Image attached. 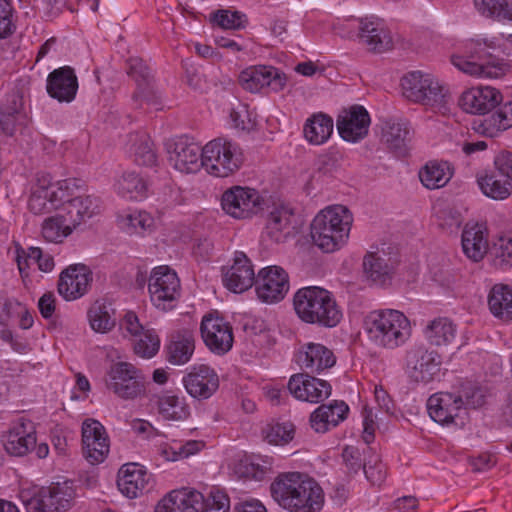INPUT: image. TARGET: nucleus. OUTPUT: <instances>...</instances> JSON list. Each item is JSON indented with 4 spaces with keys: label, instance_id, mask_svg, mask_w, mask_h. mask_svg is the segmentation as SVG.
Here are the masks:
<instances>
[{
    "label": "nucleus",
    "instance_id": "1",
    "mask_svg": "<svg viewBox=\"0 0 512 512\" xmlns=\"http://www.w3.org/2000/svg\"><path fill=\"white\" fill-rule=\"evenodd\" d=\"M270 490L273 499L290 512H318L324 503L318 483L298 472L279 475Z\"/></svg>",
    "mask_w": 512,
    "mask_h": 512
},
{
    "label": "nucleus",
    "instance_id": "2",
    "mask_svg": "<svg viewBox=\"0 0 512 512\" xmlns=\"http://www.w3.org/2000/svg\"><path fill=\"white\" fill-rule=\"evenodd\" d=\"M299 319L307 324L332 328L342 319V310L332 293L318 286L300 288L293 297Z\"/></svg>",
    "mask_w": 512,
    "mask_h": 512
},
{
    "label": "nucleus",
    "instance_id": "3",
    "mask_svg": "<svg viewBox=\"0 0 512 512\" xmlns=\"http://www.w3.org/2000/svg\"><path fill=\"white\" fill-rule=\"evenodd\" d=\"M368 339L376 346L394 349L404 344L411 335L409 319L394 309L374 310L364 320Z\"/></svg>",
    "mask_w": 512,
    "mask_h": 512
},
{
    "label": "nucleus",
    "instance_id": "4",
    "mask_svg": "<svg viewBox=\"0 0 512 512\" xmlns=\"http://www.w3.org/2000/svg\"><path fill=\"white\" fill-rule=\"evenodd\" d=\"M351 223L352 216L345 206L327 207L311 223L312 241L324 252H334L347 240Z\"/></svg>",
    "mask_w": 512,
    "mask_h": 512
},
{
    "label": "nucleus",
    "instance_id": "5",
    "mask_svg": "<svg viewBox=\"0 0 512 512\" xmlns=\"http://www.w3.org/2000/svg\"><path fill=\"white\" fill-rule=\"evenodd\" d=\"M403 96L410 101L429 106L440 112L447 109L448 89L428 73L413 71L401 79Z\"/></svg>",
    "mask_w": 512,
    "mask_h": 512
},
{
    "label": "nucleus",
    "instance_id": "6",
    "mask_svg": "<svg viewBox=\"0 0 512 512\" xmlns=\"http://www.w3.org/2000/svg\"><path fill=\"white\" fill-rule=\"evenodd\" d=\"M203 168L215 177H228L240 169L243 154L240 147L225 138H216L202 148Z\"/></svg>",
    "mask_w": 512,
    "mask_h": 512
},
{
    "label": "nucleus",
    "instance_id": "7",
    "mask_svg": "<svg viewBox=\"0 0 512 512\" xmlns=\"http://www.w3.org/2000/svg\"><path fill=\"white\" fill-rule=\"evenodd\" d=\"M76 187V179H65L52 183L49 174L38 175L36 183L31 189L28 202L29 210L35 215L49 213L65 202L73 188Z\"/></svg>",
    "mask_w": 512,
    "mask_h": 512
},
{
    "label": "nucleus",
    "instance_id": "8",
    "mask_svg": "<svg viewBox=\"0 0 512 512\" xmlns=\"http://www.w3.org/2000/svg\"><path fill=\"white\" fill-rule=\"evenodd\" d=\"M478 391L474 390L471 394H453L450 392H440L430 396L427 400V410L429 416L441 425H464L465 406H475L480 404L472 399Z\"/></svg>",
    "mask_w": 512,
    "mask_h": 512
},
{
    "label": "nucleus",
    "instance_id": "9",
    "mask_svg": "<svg viewBox=\"0 0 512 512\" xmlns=\"http://www.w3.org/2000/svg\"><path fill=\"white\" fill-rule=\"evenodd\" d=\"M222 209L236 219H246L263 209L264 199L253 188L233 186L221 198Z\"/></svg>",
    "mask_w": 512,
    "mask_h": 512
},
{
    "label": "nucleus",
    "instance_id": "10",
    "mask_svg": "<svg viewBox=\"0 0 512 512\" xmlns=\"http://www.w3.org/2000/svg\"><path fill=\"white\" fill-rule=\"evenodd\" d=\"M109 377L108 388L123 399H134L145 391L142 374L130 363H115Z\"/></svg>",
    "mask_w": 512,
    "mask_h": 512
},
{
    "label": "nucleus",
    "instance_id": "11",
    "mask_svg": "<svg viewBox=\"0 0 512 512\" xmlns=\"http://www.w3.org/2000/svg\"><path fill=\"white\" fill-rule=\"evenodd\" d=\"M202 148L186 137L170 140L166 143L168 161L180 172L195 173L203 167Z\"/></svg>",
    "mask_w": 512,
    "mask_h": 512
},
{
    "label": "nucleus",
    "instance_id": "12",
    "mask_svg": "<svg viewBox=\"0 0 512 512\" xmlns=\"http://www.w3.org/2000/svg\"><path fill=\"white\" fill-rule=\"evenodd\" d=\"M258 298L265 303H276L284 299L289 290V277L280 266H269L260 270L255 281Z\"/></svg>",
    "mask_w": 512,
    "mask_h": 512
},
{
    "label": "nucleus",
    "instance_id": "13",
    "mask_svg": "<svg viewBox=\"0 0 512 512\" xmlns=\"http://www.w3.org/2000/svg\"><path fill=\"white\" fill-rule=\"evenodd\" d=\"M440 356L423 346L411 348L406 356V371L409 378L416 383H429L439 372Z\"/></svg>",
    "mask_w": 512,
    "mask_h": 512
},
{
    "label": "nucleus",
    "instance_id": "14",
    "mask_svg": "<svg viewBox=\"0 0 512 512\" xmlns=\"http://www.w3.org/2000/svg\"><path fill=\"white\" fill-rule=\"evenodd\" d=\"M148 289L153 304L165 310L166 303L174 301L179 295L180 281L168 266H159L152 271Z\"/></svg>",
    "mask_w": 512,
    "mask_h": 512
},
{
    "label": "nucleus",
    "instance_id": "15",
    "mask_svg": "<svg viewBox=\"0 0 512 512\" xmlns=\"http://www.w3.org/2000/svg\"><path fill=\"white\" fill-rule=\"evenodd\" d=\"M287 389L296 399L310 403L323 402L332 392L329 382L306 372L292 375L288 381Z\"/></svg>",
    "mask_w": 512,
    "mask_h": 512
},
{
    "label": "nucleus",
    "instance_id": "16",
    "mask_svg": "<svg viewBox=\"0 0 512 512\" xmlns=\"http://www.w3.org/2000/svg\"><path fill=\"white\" fill-rule=\"evenodd\" d=\"M82 448L90 464L105 460L109 453V439L104 426L95 419H86L82 424Z\"/></svg>",
    "mask_w": 512,
    "mask_h": 512
},
{
    "label": "nucleus",
    "instance_id": "17",
    "mask_svg": "<svg viewBox=\"0 0 512 512\" xmlns=\"http://www.w3.org/2000/svg\"><path fill=\"white\" fill-rule=\"evenodd\" d=\"M182 383L186 392L194 399H209L219 388V376L211 367L201 364L193 366L183 376Z\"/></svg>",
    "mask_w": 512,
    "mask_h": 512
},
{
    "label": "nucleus",
    "instance_id": "18",
    "mask_svg": "<svg viewBox=\"0 0 512 512\" xmlns=\"http://www.w3.org/2000/svg\"><path fill=\"white\" fill-rule=\"evenodd\" d=\"M200 330L204 343L213 353L222 355L231 349L232 328L223 318L213 315L204 316Z\"/></svg>",
    "mask_w": 512,
    "mask_h": 512
},
{
    "label": "nucleus",
    "instance_id": "19",
    "mask_svg": "<svg viewBox=\"0 0 512 512\" xmlns=\"http://www.w3.org/2000/svg\"><path fill=\"white\" fill-rule=\"evenodd\" d=\"M74 497V491L70 484L55 483L42 488L38 497L33 498L28 505L37 512H66Z\"/></svg>",
    "mask_w": 512,
    "mask_h": 512
},
{
    "label": "nucleus",
    "instance_id": "20",
    "mask_svg": "<svg viewBox=\"0 0 512 512\" xmlns=\"http://www.w3.org/2000/svg\"><path fill=\"white\" fill-rule=\"evenodd\" d=\"M128 75L133 78L137 86L132 97L136 107H142L143 103L157 106L159 97L154 89L153 75L148 65L141 58H130Z\"/></svg>",
    "mask_w": 512,
    "mask_h": 512
},
{
    "label": "nucleus",
    "instance_id": "21",
    "mask_svg": "<svg viewBox=\"0 0 512 512\" xmlns=\"http://www.w3.org/2000/svg\"><path fill=\"white\" fill-rule=\"evenodd\" d=\"M370 116L363 106L354 105L338 115L336 126L339 135L348 142H358L368 134Z\"/></svg>",
    "mask_w": 512,
    "mask_h": 512
},
{
    "label": "nucleus",
    "instance_id": "22",
    "mask_svg": "<svg viewBox=\"0 0 512 512\" xmlns=\"http://www.w3.org/2000/svg\"><path fill=\"white\" fill-rule=\"evenodd\" d=\"M239 82L243 89L252 93L259 92L265 87L277 92L285 86L286 78L272 66H255L242 71Z\"/></svg>",
    "mask_w": 512,
    "mask_h": 512
},
{
    "label": "nucleus",
    "instance_id": "23",
    "mask_svg": "<svg viewBox=\"0 0 512 512\" xmlns=\"http://www.w3.org/2000/svg\"><path fill=\"white\" fill-rule=\"evenodd\" d=\"M92 279V271L86 265H70L60 274L58 292L66 300L78 299L88 292Z\"/></svg>",
    "mask_w": 512,
    "mask_h": 512
},
{
    "label": "nucleus",
    "instance_id": "24",
    "mask_svg": "<svg viewBox=\"0 0 512 512\" xmlns=\"http://www.w3.org/2000/svg\"><path fill=\"white\" fill-rule=\"evenodd\" d=\"M502 101V94L490 86L476 87L462 93L459 105L467 113L486 115Z\"/></svg>",
    "mask_w": 512,
    "mask_h": 512
},
{
    "label": "nucleus",
    "instance_id": "25",
    "mask_svg": "<svg viewBox=\"0 0 512 512\" xmlns=\"http://www.w3.org/2000/svg\"><path fill=\"white\" fill-rule=\"evenodd\" d=\"M297 363L306 373L320 374L336 363L332 350L320 343L303 344L297 353Z\"/></svg>",
    "mask_w": 512,
    "mask_h": 512
},
{
    "label": "nucleus",
    "instance_id": "26",
    "mask_svg": "<svg viewBox=\"0 0 512 512\" xmlns=\"http://www.w3.org/2000/svg\"><path fill=\"white\" fill-rule=\"evenodd\" d=\"M256 278L250 260L243 252H236L233 264L223 274V283L234 293H242L255 284Z\"/></svg>",
    "mask_w": 512,
    "mask_h": 512
},
{
    "label": "nucleus",
    "instance_id": "27",
    "mask_svg": "<svg viewBox=\"0 0 512 512\" xmlns=\"http://www.w3.org/2000/svg\"><path fill=\"white\" fill-rule=\"evenodd\" d=\"M204 496L196 490L183 488L168 493L156 506L155 512H200Z\"/></svg>",
    "mask_w": 512,
    "mask_h": 512
},
{
    "label": "nucleus",
    "instance_id": "28",
    "mask_svg": "<svg viewBox=\"0 0 512 512\" xmlns=\"http://www.w3.org/2000/svg\"><path fill=\"white\" fill-rule=\"evenodd\" d=\"M78 90V80L74 70L69 66L52 71L47 78L48 94L59 102H71Z\"/></svg>",
    "mask_w": 512,
    "mask_h": 512
},
{
    "label": "nucleus",
    "instance_id": "29",
    "mask_svg": "<svg viewBox=\"0 0 512 512\" xmlns=\"http://www.w3.org/2000/svg\"><path fill=\"white\" fill-rule=\"evenodd\" d=\"M151 475L138 463L124 464L119 472L117 485L128 498H136L150 489Z\"/></svg>",
    "mask_w": 512,
    "mask_h": 512
},
{
    "label": "nucleus",
    "instance_id": "30",
    "mask_svg": "<svg viewBox=\"0 0 512 512\" xmlns=\"http://www.w3.org/2000/svg\"><path fill=\"white\" fill-rule=\"evenodd\" d=\"M359 38L372 51L382 53L390 49L392 39L383 23L375 17L359 19Z\"/></svg>",
    "mask_w": 512,
    "mask_h": 512
},
{
    "label": "nucleus",
    "instance_id": "31",
    "mask_svg": "<svg viewBox=\"0 0 512 512\" xmlns=\"http://www.w3.org/2000/svg\"><path fill=\"white\" fill-rule=\"evenodd\" d=\"M397 262L384 251L369 252L363 260L366 277L376 285L383 286L391 280Z\"/></svg>",
    "mask_w": 512,
    "mask_h": 512
},
{
    "label": "nucleus",
    "instance_id": "32",
    "mask_svg": "<svg viewBox=\"0 0 512 512\" xmlns=\"http://www.w3.org/2000/svg\"><path fill=\"white\" fill-rule=\"evenodd\" d=\"M349 407L344 401L334 400L320 405L310 416V425L317 433H325L346 419Z\"/></svg>",
    "mask_w": 512,
    "mask_h": 512
},
{
    "label": "nucleus",
    "instance_id": "33",
    "mask_svg": "<svg viewBox=\"0 0 512 512\" xmlns=\"http://www.w3.org/2000/svg\"><path fill=\"white\" fill-rule=\"evenodd\" d=\"M512 127V101L498 107L496 111L483 120L474 121L473 129L487 137H496Z\"/></svg>",
    "mask_w": 512,
    "mask_h": 512
},
{
    "label": "nucleus",
    "instance_id": "34",
    "mask_svg": "<svg viewBox=\"0 0 512 512\" xmlns=\"http://www.w3.org/2000/svg\"><path fill=\"white\" fill-rule=\"evenodd\" d=\"M36 443L34 427L30 421H27L21 422L9 432L4 447L7 453L21 457L35 448Z\"/></svg>",
    "mask_w": 512,
    "mask_h": 512
},
{
    "label": "nucleus",
    "instance_id": "35",
    "mask_svg": "<svg viewBox=\"0 0 512 512\" xmlns=\"http://www.w3.org/2000/svg\"><path fill=\"white\" fill-rule=\"evenodd\" d=\"M410 123L403 119H389L382 123V141L391 149L404 154L411 140Z\"/></svg>",
    "mask_w": 512,
    "mask_h": 512
},
{
    "label": "nucleus",
    "instance_id": "36",
    "mask_svg": "<svg viewBox=\"0 0 512 512\" xmlns=\"http://www.w3.org/2000/svg\"><path fill=\"white\" fill-rule=\"evenodd\" d=\"M451 62L461 72L477 78L496 79L507 71L504 63H478L458 54L451 57Z\"/></svg>",
    "mask_w": 512,
    "mask_h": 512
},
{
    "label": "nucleus",
    "instance_id": "37",
    "mask_svg": "<svg viewBox=\"0 0 512 512\" xmlns=\"http://www.w3.org/2000/svg\"><path fill=\"white\" fill-rule=\"evenodd\" d=\"M66 219L73 228L100 211V200L93 196H77L66 201Z\"/></svg>",
    "mask_w": 512,
    "mask_h": 512
},
{
    "label": "nucleus",
    "instance_id": "38",
    "mask_svg": "<svg viewBox=\"0 0 512 512\" xmlns=\"http://www.w3.org/2000/svg\"><path fill=\"white\" fill-rule=\"evenodd\" d=\"M462 248L465 255L478 262L488 252V243L484 228L479 224H466L462 233Z\"/></svg>",
    "mask_w": 512,
    "mask_h": 512
},
{
    "label": "nucleus",
    "instance_id": "39",
    "mask_svg": "<svg viewBox=\"0 0 512 512\" xmlns=\"http://www.w3.org/2000/svg\"><path fill=\"white\" fill-rule=\"evenodd\" d=\"M292 210L286 206L275 207L268 215L263 237L269 238L272 242L280 243L289 234Z\"/></svg>",
    "mask_w": 512,
    "mask_h": 512
},
{
    "label": "nucleus",
    "instance_id": "40",
    "mask_svg": "<svg viewBox=\"0 0 512 512\" xmlns=\"http://www.w3.org/2000/svg\"><path fill=\"white\" fill-rule=\"evenodd\" d=\"M129 151L135 163L146 167L157 165V154L154 143L146 133H134L129 136Z\"/></svg>",
    "mask_w": 512,
    "mask_h": 512
},
{
    "label": "nucleus",
    "instance_id": "41",
    "mask_svg": "<svg viewBox=\"0 0 512 512\" xmlns=\"http://www.w3.org/2000/svg\"><path fill=\"white\" fill-rule=\"evenodd\" d=\"M424 336L433 346H447L456 337V325L447 317H437L426 325Z\"/></svg>",
    "mask_w": 512,
    "mask_h": 512
},
{
    "label": "nucleus",
    "instance_id": "42",
    "mask_svg": "<svg viewBox=\"0 0 512 512\" xmlns=\"http://www.w3.org/2000/svg\"><path fill=\"white\" fill-rule=\"evenodd\" d=\"M491 313L502 320L512 319V288L508 285H494L488 296Z\"/></svg>",
    "mask_w": 512,
    "mask_h": 512
},
{
    "label": "nucleus",
    "instance_id": "43",
    "mask_svg": "<svg viewBox=\"0 0 512 512\" xmlns=\"http://www.w3.org/2000/svg\"><path fill=\"white\" fill-rule=\"evenodd\" d=\"M333 132V119L323 113L314 114L304 126V136L311 143H325Z\"/></svg>",
    "mask_w": 512,
    "mask_h": 512
},
{
    "label": "nucleus",
    "instance_id": "44",
    "mask_svg": "<svg viewBox=\"0 0 512 512\" xmlns=\"http://www.w3.org/2000/svg\"><path fill=\"white\" fill-rule=\"evenodd\" d=\"M453 175L448 162H428L419 172L422 184L428 189L445 186Z\"/></svg>",
    "mask_w": 512,
    "mask_h": 512
},
{
    "label": "nucleus",
    "instance_id": "45",
    "mask_svg": "<svg viewBox=\"0 0 512 512\" xmlns=\"http://www.w3.org/2000/svg\"><path fill=\"white\" fill-rule=\"evenodd\" d=\"M477 183L483 194L494 200H504L512 193V182L499 178L494 173H485L477 177Z\"/></svg>",
    "mask_w": 512,
    "mask_h": 512
},
{
    "label": "nucleus",
    "instance_id": "46",
    "mask_svg": "<svg viewBox=\"0 0 512 512\" xmlns=\"http://www.w3.org/2000/svg\"><path fill=\"white\" fill-rule=\"evenodd\" d=\"M194 348L192 335H177L167 347L168 361L174 365H183L190 360Z\"/></svg>",
    "mask_w": 512,
    "mask_h": 512
},
{
    "label": "nucleus",
    "instance_id": "47",
    "mask_svg": "<svg viewBox=\"0 0 512 512\" xmlns=\"http://www.w3.org/2000/svg\"><path fill=\"white\" fill-rule=\"evenodd\" d=\"M120 228L127 234L142 235L151 231L154 226L153 217L145 211H134L118 218Z\"/></svg>",
    "mask_w": 512,
    "mask_h": 512
},
{
    "label": "nucleus",
    "instance_id": "48",
    "mask_svg": "<svg viewBox=\"0 0 512 512\" xmlns=\"http://www.w3.org/2000/svg\"><path fill=\"white\" fill-rule=\"evenodd\" d=\"M21 108L22 98L19 95L11 94L7 97L6 103L0 107V133L13 135Z\"/></svg>",
    "mask_w": 512,
    "mask_h": 512
},
{
    "label": "nucleus",
    "instance_id": "49",
    "mask_svg": "<svg viewBox=\"0 0 512 512\" xmlns=\"http://www.w3.org/2000/svg\"><path fill=\"white\" fill-rule=\"evenodd\" d=\"M158 411L165 419L169 420H184L190 415L189 406L185 403L184 398L169 394L159 397Z\"/></svg>",
    "mask_w": 512,
    "mask_h": 512
},
{
    "label": "nucleus",
    "instance_id": "50",
    "mask_svg": "<svg viewBox=\"0 0 512 512\" xmlns=\"http://www.w3.org/2000/svg\"><path fill=\"white\" fill-rule=\"evenodd\" d=\"M487 254L491 258L493 266L506 270L512 267V236H501L497 238L490 247Z\"/></svg>",
    "mask_w": 512,
    "mask_h": 512
},
{
    "label": "nucleus",
    "instance_id": "51",
    "mask_svg": "<svg viewBox=\"0 0 512 512\" xmlns=\"http://www.w3.org/2000/svg\"><path fill=\"white\" fill-rule=\"evenodd\" d=\"M203 443L196 440L186 442L174 440L171 444L160 446V455L167 461H178L199 452Z\"/></svg>",
    "mask_w": 512,
    "mask_h": 512
},
{
    "label": "nucleus",
    "instance_id": "52",
    "mask_svg": "<svg viewBox=\"0 0 512 512\" xmlns=\"http://www.w3.org/2000/svg\"><path fill=\"white\" fill-rule=\"evenodd\" d=\"M111 311L109 305L98 301L89 308L88 319L95 332L107 333L114 328L116 321L112 317Z\"/></svg>",
    "mask_w": 512,
    "mask_h": 512
},
{
    "label": "nucleus",
    "instance_id": "53",
    "mask_svg": "<svg viewBox=\"0 0 512 512\" xmlns=\"http://www.w3.org/2000/svg\"><path fill=\"white\" fill-rule=\"evenodd\" d=\"M117 191L123 197L139 199L145 196L147 184L136 172H125L117 181Z\"/></svg>",
    "mask_w": 512,
    "mask_h": 512
},
{
    "label": "nucleus",
    "instance_id": "54",
    "mask_svg": "<svg viewBox=\"0 0 512 512\" xmlns=\"http://www.w3.org/2000/svg\"><path fill=\"white\" fill-rule=\"evenodd\" d=\"M64 216H52L42 224V236L47 242L59 243L71 234L72 228Z\"/></svg>",
    "mask_w": 512,
    "mask_h": 512
},
{
    "label": "nucleus",
    "instance_id": "55",
    "mask_svg": "<svg viewBox=\"0 0 512 512\" xmlns=\"http://www.w3.org/2000/svg\"><path fill=\"white\" fill-rule=\"evenodd\" d=\"M294 433L295 427L288 421L272 423L264 429L265 439L275 445L287 444L293 439Z\"/></svg>",
    "mask_w": 512,
    "mask_h": 512
},
{
    "label": "nucleus",
    "instance_id": "56",
    "mask_svg": "<svg viewBox=\"0 0 512 512\" xmlns=\"http://www.w3.org/2000/svg\"><path fill=\"white\" fill-rule=\"evenodd\" d=\"M438 225L449 232L457 231L462 222L463 216L459 209L446 205L436 211Z\"/></svg>",
    "mask_w": 512,
    "mask_h": 512
},
{
    "label": "nucleus",
    "instance_id": "57",
    "mask_svg": "<svg viewBox=\"0 0 512 512\" xmlns=\"http://www.w3.org/2000/svg\"><path fill=\"white\" fill-rule=\"evenodd\" d=\"M213 21L222 29L238 30L245 27L246 16L238 11L218 10L213 15Z\"/></svg>",
    "mask_w": 512,
    "mask_h": 512
},
{
    "label": "nucleus",
    "instance_id": "58",
    "mask_svg": "<svg viewBox=\"0 0 512 512\" xmlns=\"http://www.w3.org/2000/svg\"><path fill=\"white\" fill-rule=\"evenodd\" d=\"M134 343V351L143 358L153 357L159 350L160 341L154 331L146 330Z\"/></svg>",
    "mask_w": 512,
    "mask_h": 512
},
{
    "label": "nucleus",
    "instance_id": "59",
    "mask_svg": "<svg viewBox=\"0 0 512 512\" xmlns=\"http://www.w3.org/2000/svg\"><path fill=\"white\" fill-rule=\"evenodd\" d=\"M230 499L223 491L213 488L207 497H204L203 508L200 512H229Z\"/></svg>",
    "mask_w": 512,
    "mask_h": 512
},
{
    "label": "nucleus",
    "instance_id": "60",
    "mask_svg": "<svg viewBox=\"0 0 512 512\" xmlns=\"http://www.w3.org/2000/svg\"><path fill=\"white\" fill-rule=\"evenodd\" d=\"M474 4L483 16L503 20L509 0H474Z\"/></svg>",
    "mask_w": 512,
    "mask_h": 512
},
{
    "label": "nucleus",
    "instance_id": "61",
    "mask_svg": "<svg viewBox=\"0 0 512 512\" xmlns=\"http://www.w3.org/2000/svg\"><path fill=\"white\" fill-rule=\"evenodd\" d=\"M367 480L373 485H381L386 478V467L376 455L364 462L362 468Z\"/></svg>",
    "mask_w": 512,
    "mask_h": 512
},
{
    "label": "nucleus",
    "instance_id": "62",
    "mask_svg": "<svg viewBox=\"0 0 512 512\" xmlns=\"http://www.w3.org/2000/svg\"><path fill=\"white\" fill-rule=\"evenodd\" d=\"M42 252L39 247H29L27 251L17 248L16 261L21 275L25 273L26 269L29 268L31 264L38 265Z\"/></svg>",
    "mask_w": 512,
    "mask_h": 512
},
{
    "label": "nucleus",
    "instance_id": "63",
    "mask_svg": "<svg viewBox=\"0 0 512 512\" xmlns=\"http://www.w3.org/2000/svg\"><path fill=\"white\" fill-rule=\"evenodd\" d=\"M12 7L8 0H0V39L10 36L15 25L12 22Z\"/></svg>",
    "mask_w": 512,
    "mask_h": 512
},
{
    "label": "nucleus",
    "instance_id": "64",
    "mask_svg": "<svg viewBox=\"0 0 512 512\" xmlns=\"http://www.w3.org/2000/svg\"><path fill=\"white\" fill-rule=\"evenodd\" d=\"M342 458L349 473H357L364 465L359 449L354 446H346L342 451Z\"/></svg>",
    "mask_w": 512,
    "mask_h": 512
}]
</instances>
